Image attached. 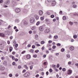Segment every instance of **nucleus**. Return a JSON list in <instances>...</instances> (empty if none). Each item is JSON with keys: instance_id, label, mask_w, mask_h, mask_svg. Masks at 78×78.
Segmentation results:
<instances>
[{"instance_id": "72a5a7b5", "label": "nucleus", "mask_w": 78, "mask_h": 78, "mask_svg": "<svg viewBox=\"0 0 78 78\" xmlns=\"http://www.w3.org/2000/svg\"><path fill=\"white\" fill-rule=\"evenodd\" d=\"M53 49H55L56 48V46H53L52 47Z\"/></svg>"}, {"instance_id": "ea45409f", "label": "nucleus", "mask_w": 78, "mask_h": 78, "mask_svg": "<svg viewBox=\"0 0 78 78\" xmlns=\"http://www.w3.org/2000/svg\"><path fill=\"white\" fill-rule=\"evenodd\" d=\"M66 56L68 58H70V55H69V54L67 55H66Z\"/></svg>"}, {"instance_id": "f257e3e1", "label": "nucleus", "mask_w": 78, "mask_h": 78, "mask_svg": "<svg viewBox=\"0 0 78 78\" xmlns=\"http://www.w3.org/2000/svg\"><path fill=\"white\" fill-rule=\"evenodd\" d=\"M30 23H33L34 22V21H35V19H34V18L33 17H32L30 19Z\"/></svg>"}, {"instance_id": "4c0bfd02", "label": "nucleus", "mask_w": 78, "mask_h": 78, "mask_svg": "<svg viewBox=\"0 0 78 78\" xmlns=\"http://www.w3.org/2000/svg\"><path fill=\"white\" fill-rule=\"evenodd\" d=\"M46 13L48 15H50V13L49 12H47Z\"/></svg>"}, {"instance_id": "2eb2a0df", "label": "nucleus", "mask_w": 78, "mask_h": 78, "mask_svg": "<svg viewBox=\"0 0 78 78\" xmlns=\"http://www.w3.org/2000/svg\"><path fill=\"white\" fill-rule=\"evenodd\" d=\"M4 66H7V62L6 61H4L3 62Z\"/></svg>"}, {"instance_id": "f03ea898", "label": "nucleus", "mask_w": 78, "mask_h": 78, "mask_svg": "<svg viewBox=\"0 0 78 78\" xmlns=\"http://www.w3.org/2000/svg\"><path fill=\"white\" fill-rule=\"evenodd\" d=\"M23 24L24 25H27L28 24V21L27 20H23Z\"/></svg>"}, {"instance_id": "2f4dec72", "label": "nucleus", "mask_w": 78, "mask_h": 78, "mask_svg": "<svg viewBox=\"0 0 78 78\" xmlns=\"http://www.w3.org/2000/svg\"><path fill=\"white\" fill-rule=\"evenodd\" d=\"M52 67H53V68H55L56 67V65H52Z\"/></svg>"}, {"instance_id": "f3484780", "label": "nucleus", "mask_w": 78, "mask_h": 78, "mask_svg": "<svg viewBox=\"0 0 78 78\" xmlns=\"http://www.w3.org/2000/svg\"><path fill=\"white\" fill-rule=\"evenodd\" d=\"M70 50L73 51V50H74V47L73 46H71L70 47Z\"/></svg>"}, {"instance_id": "69168bd1", "label": "nucleus", "mask_w": 78, "mask_h": 78, "mask_svg": "<svg viewBox=\"0 0 78 78\" xmlns=\"http://www.w3.org/2000/svg\"><path fill=\"white\" fill-rule=\"evenodd\" d=\"M41 20H44V17H41Z\"/></svg>"}, {"instance_id": "b1692460", "label": "nucleus", "mask_w": 78, "mask_h": 78, "mask_svg": "<svg viewBox=\"0 0 78 78\" xmlns=\"http://www.w3.org/2000/svg\"><path fill=\"white\" fill-rule=\"evenodd\" d=\"M32 30H35L36 29V27L35 26L33 27L32 28H31Z\"/></svg>"}, {"instance_id": "c9c22d12", "label": "nucleus", "mask_w": 78, "mask_h": 78, "mask_svg": "<svg viewBox=\"0 0 78 78\" xmlns=\"http://www.w3.org/2000/svg\"><path fill=\"white\" fill-rule=\"evenodd\" d=\"M64 50H65V49L64 48H62L61 49V51L62 52H64Z\"/></svg>"}, {"instance_id": "473e14b6", "label": "nucleus", "mask_w": 78, "mask_h": 78, "mask_svg": "<svg viewBox=\"0 0 78 78\" xmlns=\"http://www.w3.org/2000/svg\"><path fill=\"white\" fill-rule=\"evenodd\" d=\"M33 56L34 58H36L37 57V55L36 54H35Z\"/></svg>"}, {"instance_id": "6ab92c4d", "label": "nucleus", "mask_w": 78, "mask_h": 78, "mask_svg": "<svg viewBox=\"0 0 78 78\" xmlns=\"http://www.w3.org/2000/svg\"><path fill=\"white\" fill-rule=\"evenodd\" d=\"M54 37L55 39H56L58 38V35H55Z\"/></svg>"}, {"instance_id": "4468645a", "label": "nucleus", "mask_w": 78, "mask_h": 78, "mask_svg": "<svg viewBox=\"0 0 78 78\" xmlns=\"http://www.w3.org/2000/svg\"><path fill=\"white\" fill-rule=\"evenodd\" d=\"M67 73L68 75H70L72 73V70H68Z\"/></svg>"}, {"instance_id": "0eeeda50", "label": "nucleus", "mask_w": 78, "mask_h": 78, "mask_svg": "<svg viewBox=\"0 0 78 78\" xmlns=\"http://www.w3.org/2000/svg\"><path fill=\"white\" fill-rule=\"evenodd\" d=\"M39 30L40 31H44V27H39Z\"/></svg>"}, {"instance_id": "e2e57ef3", "label": "nucleus", "mask_w": 78, "mask_h": 78, "mask_svg": "<svg viewBox=\"0 0 78 78\" xmlns=\"http://www.w3.org/2000/svg\"><path fill=\"white\" fill-rule=\"evenodd\" d=\"M51 42H52V41H51V40L49 41H48V43L49 44H51Z\"/></svg>"}, {"instance_id": "4d7b16f0", "label": "nucleus", "mask_w": 78, "mask_h": 78, "mask_svg": "<svg viewBox=\"0 0 78 78\" xmlns=\"http://www.w3.org/2000/svg\"><path fill=\"white\" fill-rule=\"evenodd\" d=\"M18 60H19V59H17V58H16V59H15V61H16V62L18 61Z\"/></svg>"}, {"instance_id": "49530a36", "label": "nucleus", "mask_w": 78, "mask_h": 78, "mask_svg": "<svg viewBox=\"0 0 78 78\" xmlns=\"http://www.w3.org/2000/svg\"><path fill=\"white\" fill-rule=\"evenodd\" d=\"M72 64V62H68V64H69V65H70V64Z\"/></svg>"}, {"instance_id": "39448f33", "label": "nucleus", "mask_w": 78, "mask_h": 78, "mask_svg": "<svg viewBox=\"0 0 78 78\" xmlns=\"http://www.w3.org/2000/svg\"><path fill=\"white\" fill-rule=\"evenodd\" d=\"M5 69V67H4L3 66L0 65V70H1V71H3V70H4Z\"/></svg>"}, {"instance_id": "c03bdc74", "label": "nucleus", "mask_w": 78, "mask_h": 78, "mask_svg": "<svg viewBox=\"0 0 78 78\" xmlns=\"http://www.w3.org/2000/svg\"><path fill=\"white\" fill-rule=\"evenodd\" d=\"M25 52H26L25 51H23L21 52V54H24V53H25Z\"/></svg>"}, {"instance_id": "4be33fe9", "label": "nucleus", "mask_w": 78, "mask_h": 78, "mask_svg": "<svg viewBox=\"0 0 78 78\" xmlns=\"http://www.w3.org/2000/svg\"><path fill=\"white\" fill-rule=\"evenodd\" d=\"M62 19L64 20H66V16H63V17Z\"/></svg>"}, {"instance_id": "cd10ccee", "label": "nucleus", "mask_w": 78, "mask_h": 78, "mask_svg": "<svg viewBox=\"0 0 78 78\" xmlns=\"http://www.w3.org/2000/svg\"><path fill=\"white\" fill-rule=\"evenodd\" d=\"M30 52L31 53H33V52L34 51V50L33 49L30 50Z\"/></svg>"}, {"instance_id": "dca6fc26", "label": "nucleus", "mask_w": 78, "mask_h": 78, "mask_svg": "<svg viewBox=\"0 0 78 78\" xmlns=\"http://www.w3.org/2000/svg\"><path fill=\"white\" fill-rule=\"evenodd\" d=\"M26 58L27 59H30L31 58V55H27L26 56Z\"/></svg>"}, {"instance_id": "09e8293b", "label": "nucleus", "mask_w": 78, "mask_h": 78, "mask_svg": "<svg viewBox=\"0 0 78 78\" xmlns=\"http://www.w3.org/2000/svg\"><path fill=\"white\" fill-rule=\"evenodd\" d=\"M73 8H76V5H73Z\"/></svg>"}, {"instance_id": "20e7f679", "label": "nucleus", "mask_w": 78, "mask_h": 78, "mask_svg": "<svg viewBox=\"0 0 78 78\" xmlns=\"http://www.w3.org/2000/svg\"><path fill=\"white\" fill-rule=\"evenodd\" d=\"M29 75H30V73L29 72H27L24 74V76L25 77H27Z\"/></svg>"}, {"instance_id": "a18cd8bd", "label": "nucleus", "mask_w": 78, "mask_h": 78, "mask_svg": "<svg viewBox=\"0 0 78 78\" xmlns=\"http://www.w3.org/2000/svg\"><path fill=\"white\" fill-rule=\"evenodd\" d=\"M12 60H15V58H14V56H12Z\"/></svg>"}, {"instance_id": "5701e85b", "label": "nucleus", "mask_w": 78, "mask_h": 78, "mask_svg": "<svg viewBox=\"0 0 78 78\" xmlns=\"http://www.w3.org/2000/svg\"><path fill=\"white\" fill-rule=\"evenodd\" d=\"M12 50V47H10L9 48V51L10 52H11V51Z\"/></svg>"}, {"instance_id": "f8f14e48", "label": "nucleus", "mask_w": 78, "mask_h": 78, "mask_svg": "<svg viewBox=\"0 0 78 78\" xmlns=\"http://www.w3.org/2000/svg\"><path fill=\"white\" fill-rule=\"evenodd\" d=\"M50 31V30L48 29H46L45 30L44 33L46 34L48 33Z\"/></svg>"}, {"instance_id": "393cba45", "label": "nucleus", "mask_w": 78, "mask_h": 78, "mask_svg": "<svg viewBox=\"0 0 78 78\" xmlns=\"http://www.w3.org/2000/svg\"><path fill=\"white\" fill-rule=\"evenodd\" d=\"M41 44H44V43H45V41H41Z\"/></svg>"}, {"instance_id": "bf43d9fd", "label": "nucleus", "mask_w": 78, "mask_h": 78, "mask_svg": "<svg viewBox=\"0 0 78 78\" xmlns=\"http://www.w3.org/2000/svg\"><path fill=\"white\" fill-rule=\"evenodd\" d=\"M75 16H78V14L76 13L74 15Z\"/></svg>"}, {"instance_id": "de8ad7c7", "label": "nucleus", "mask_w": 78, "mask_h": 78, "mask_svg": "<svg viewBox=\"0 0 78 78\" xmlns=\"http://www.w3.org/2000/svg\"><path fill=\"white\" fill-rule=\"evenodd\" d=\"M44 49H45V47H44V46L42 47V48H41V49L42 50H44Z\"/></svg>"}, {"instance_id": "e433bc0d", "label": "nucleus", "mask_w": 78, "mask_h": 78, "mask_svg": "<svg viewBox=\"0 0 78 78\" xmlns=\"http://www.w3.org/2000/svg\"><path fill=\"white\" fill-rule=\"evenodd\" d=\"M54 17H55V16L53 15H52L51 16V18H54Z\"/></svg>"}, {"instance_id": "412c9836", "label": "nucleus", "mask_w": 78, "mask_h": 78, "mask_svg": "<svg viewBox=\"0 0 78 78\" xmlns=\"http://www.w3.org/2000/svg\"><path fill=\"white\" fill-rule=\"evenodd\" d=\"M5 43H2L0 44L1 46H5Z\"/></svg>"}, {"instance_id": "1a4fd4ad", "label": "nucleus", "mask_w": 78, "mask_h": 78, "mask_svg": "<svg viewBox=\"0 0 78 78\" xmlns=\"http://www.w3.org/2000/svg\"><path fill=\"white\" fill-rule=\"evenodd\" d=\"M9 3H10V2L9 0H7L5 2V5H8Z\"/></svg>"}, {"instance_id": "bb28decb", "label": "nucleus", "mask_w": 78, "mask_h": 78, "mask_svg": "<svg viewBox=\"0 0 78 78\" xmlns=\"http://www.w3.org/2000/svg\"><path fill=\"white\" fill-rule=\"evenodd\" d=\"M69 23L70 24V25H73V23H72L71 22H69Z\"/></svg>"}, {"instance_id": "a19ab883", "label": "nucleus", "mask_w": 78, "mask_h": 78, "mask_svg": "<svg viewBox=\"0 0 78 78\" xmlns=\"http://www.w3.org/2000/svg\"><path fill=\"white\" fill-rule=\"evenodd\" d=\"M57 68H59V64H58L57 65Z\"/></svg>"}, {"instance_id": "6e6d98bb", "label": "nucleus", "mask_w": 78, "mask_h": 78, "mask_svg": "<svg viewBox=\"0 0 78 78\" xmlns=\"http://www.w3.org/2000/svg\"><path fill=\"white\" fill-rule=\"evenodd\" d=\"M12 74H9V76L10 77H12Z\"/></svg>"}, {"instance_id": "9d476101", "label": "nucleus", "mask_w": 78, "mask_h": 78, "mask_svg": "<svg viewBox=\"0 0 78 78\" xmlns=\"http://www.w3.org/2000/svg\"><path fill=\"white\" fill-rule=\"evenodd\" d=\"M0 36L1 37H5V35L3 33H0Z\"/></svg>"}, {"instance_id": "58836bf2", "label": "nucleus", "mask_w": 78, "mask_h": 78, "mask_svg": "<svg viewBox=\"0 0 78 78\" xmlns=\"http://www.w3.org/2000/svg\"><path fill=\"white\" fill-rule=\"evenodd\" d=\"M39 50H35V53H38V52H39Z\"/></svg>"}, {"instance_id": "774afa93", "label": "nucleus", "mask_w": 78, "mask_h": 78, "mask_svg": "<svg viewBox=\"0 0 78 78\" xmlns=\"http://www.w3.org/2000/svg\"><path fill=\"white\" fill-rule=\"evenodd\" d=\"M75 65L76 66H78V64L77 63H75Z\"/></svg>"}, {"instance_id": "f704fd0d", "label": "nucleus", "mask_w": 78, "mask_h": 78, "mask_svg": "<svg viewBox=\"0 0 78 78\" xmlns=\"http://www.w3.org/2000/svg\"><path fill=\"white\" fill-rule=\"evenodd\" d=\"M3 3V0H0V3Z\"/></svg>"}, {"instance_id": "c756f323", "label": "nucleus", "mask_w": 78, "mask_h": 78, "mask_svg": "<svg viewBox=\"0 0 78 78\" xmlns=\"http://www.w3.org/2000/svg\"><path fill=\"white\" fill-rule=\"evenodd\" d=\"M33 68V66H30V70H32Z\"/></svg>"}, {"instance_id": "a211bd4d", "label": "nucleus", "mask_w": 78, "mask_h": 78, "mask_svg": "<svg viewBox=\"0 0 78 78\" xmlns=\"http://www.w3.org/2000/svg\"><path fill=\"white\" fill-rule=\"evenodd\" d=\"M24 67V68H25V69L26 70H28V67L27 66V65H25Z\"/></svg>"}, {"instance_id": "680f3d73", "label": "nucleus", "mask_w": 78, "mask_h": 78, "mask_svg": "<svg viewBox=\"0 0 78 78\" xmlns=\"http://www.w3.org/2000/svg\"><path fill=\"white\" fill-rule=\"evenodd\" d=\"M46 53L47 54H48V53H49V51L48 50L46 51Z\"/></svg>"}, {"instance_id": "7ed1b4c3", "label": "nucleus", "mask_w": 78, "mask_h": 78, "mask_svg": "<svg viewBox=\"0 0 78 78\" xmlns=\"http://www.w3.org/2000/svg\"><path fill=\"white\" fill-rule=\"evenodd\" d=\"M15 11L16 13H19V12H20V9L17 8L15 9Z\"/></svg>"}, {"instance_id": "9b49d317", "label": "nucleus", "mask_w": 78, "mask_h": 78, "mask_svg": "<svg viewBox=\"0 0 78 78\" xmlns=\"http://www.w3.org/2000/svg\"><path fill=\"white\" fill-rule=\"evenodd\" d=\"M34 17L36 20H38V19H39V16H38L36 15H34Z\"/></svg>"}, {"instance_id": "aec40b11", "label": "nucleus", "mask_w": 78, "mask_h": 78, "mask_svg": "<svg viewBox=\"0 0 78 78\" xmlns=\"http://www.w3.org/2000/svg\"><path fill=\"white\" fill-rule=\"evenodd\" d=\"M77 37H78V36L76 35H74L73 36V37L74 39H76V38H77Z\"/></svg>"}, {"instance_id": "6e6552de", "label": "nucleus", "mask_w": 78, "mask_h": 78, "mask_svg": "<svg viewBox=\"0 0 78 78\" xmlns=\"http://www.w3.org/2000/svg\"><path fill=\"white\" fill-rule=\"evenodd\" d=\"M52 3L51 4L52 6H54L56 5V1L55 0L52 1Z\"/></svg>"}, {"instance_id": "a878e982", "label": "nucleus", "mask_w": 78, "mask_h": 78, "mask_svg": "<svg viewBox=\"0 0 78 78\" xmlns=\"http://www.w3.org/2000/svg\"><path fill=\"white\" fill-rule=\"evenodd\" d=\"M49 71L50 72V73H51L52 72H53V70H52V69H50L49 70Z\"/></svg>"}, {"instance_id": "423d86ee", "label": "nucleus", "mask_w": 78, "mask_h": 78, "mask_svg": "<svg viewBox=\"0 0 78 78\" xmlns=\"http://www.w3.org/2000/svg\"><path fill=\"white\" fill-rule=\"evenodd\" d=\"M5 34L6 35H9L10 34V32L8 31H6L5 32Z\"/></svg>"}, {"instance_id": "37998d69", "label": "nucleus", "mask_w": 78, "mask_h": 78, "mask_svg": "<svg viewBox=\"0 0 78 78\" xmlns=\"http://www.w3.org/2000/svg\"><path fill=\"white\" fill-rule=\"evenodd\" d=\"M57 46H60V45H61V44H60V43H58V44H57Z\"/></svg>"}, {"instance_id": "7c9ffc66", "label": "nucleus", "mask_w": 78, "mask_h": 78, "mask_svg": "<svg viewBox=\"0 0 78 78\" xmlns=\"http://www.w3.org/2000/svg\"><path fill=\"white\" fill-rule=\"evenodd\" d=\"M31 64H34V63H33V62H31L30 63H28V65H30Z\"/></svg>"}, {"instance_id": "8fccbe9b", "label": "nucleus", "mask_w": 78, "mask_h": 78, "mask_svg": "<svg viewBox=\"0 0 78 78\" xmlns=\"http://www.w3.org/2000/svg\"><path fill=\"white\" fill-rule=\"evenodd\" d=\"M12 65H13V66H15V64H16V63L15 62H12Z\"/></svg>"}, {"instance_id": "603ef678", "label": "nucleus", "mask_w": 78, "mask_h": 78, "mask_svg": "<svg viewBox=\"0 0 78 78\" xmlns=\"http://www.w3.org/2000/svg\"><path fill=\"white\" fill-rule=\"evenodd\" d=\"M15 47L16 48H17V47H18V44H16V45H15Z\"/></svg>"}, {"instance_id": "0e129e2a", "label": "nucleus", "mask_w": 78, "mask_h": 78, "mask_svg": "<svg viewBox=\"0 0 78 78\" xmlns=\"http://www.w3.org/2000/svg\"><path fill=\"white\" fill-rule=\"evenodd\" d=\"M46 55H43V58H46Z\"/></svg>"}, {"instance_id": "ddd939ff", "label": "nucleus", "mask_w": 78, "mask_h": 78, "mask_svg": "<svg viewBox=\"0 0 78 78\" xmlns=\"http://www.w3.org/2000/svg\"><path fill=\"white\" fill-rule=\"evenodd\" d=\"M39 14L40 16H42L43 14V12L42 10H40L39 12Z\"/></svg>"}, {"instance_id": "79ce46f5", "label": "nucleus", "mask_w": 78, "mask_h": 78, "mask_svg": "<svg viewBox=\"0 0 78 78\" xmlns=\"http://www.w3.org/2000/svg\"><path fill=\"white\" fill-rule=\"evenodd\" d=\"M62 70L63 72H65V71H66V69H65V68H63L62 69Z\"/></svg>"}, {"instance_id": "5fc2aeb1", "label": "nucleus", "mask_w": 78, "mask_h": 78, "mask_svg": "<svg viewBox=\"0 0 78 78\" xmlns=\"http://www.w3.org/2000/svg\"><path fill=\"white\" fill-rule=\"evenodd\" d=\"M18 69H21L22 67L20 66H19L18 67Z\"/></svg>"}, {"instance_id": "c85d7f7f", "label": "nucleus", "mask_w": 78, "mask_h": 78, "mask_svg": "<svg viewBox=\"0 0 78 78\" xmlns=\"http://www.w3.org/2000/svg\"><path fill=\"white\" fill-rule=\"evenodd\" d=\"M40 24V22L38 21L36 23V25H39Z\"/></svg>"}, {"instance_id": "3c124183", "label": "nucleus", "mask_w": 78, "mask_h": 78, "mask_svg": "<svg viewBox=\"0 0 78 78\" xmlns=\"http://www.w3.org/2000/svg\"><path fill=\"white\" fill-rule=\"evenodd\" d=\"M29 34H31V33H32V31L31 30H30L29 32Z\"/></svg>"}, {"instance_id": "052dcab7", "label": "nucleus", "mask_w": 78, "mask_h": 78, "mask_svg": "<svg viewBox=\"0 0 78 78\" xmlns=\"http://www.w3.org/2000/svg\"><path fill=\"white\" fill-rule=\"evenodd\" d=\"M59 13L60 14H62V11H60L59 12Z\"/></svg>"}, {"instance_id": "13d9d810", "label": "nucleus", "mask_w": 78, "mask_h": 78, "mask_svg": "<svg viewBox=\"0 0 78 78\" xmlns=\"http://www.w3.org/2000/svg\"><path fill=\"white\" fill-rule=\"evenodd\" d=\"M35 48V46L34 45H33L32 46V48Z\"/></svg>"}, {"instance_id": "338daca9", "label": "nucleus", "mask_w": 78, "mask_h": 78, "mask_svg": "<svg viewBox=\"0 0 78 78\" xmlns=\"http://www.w3.org/2000/svg\"><path fill=\"white\" fill-rule=\"evenodd\" d=\"M55 70L56 72H58V69H55Z\"/></svg>"}, {"instance_id": "864d4df0", "label": "nucleus", "mask_w": 78, "mask_h": 78, "mask_svg": "<svg viewBox=\"0 0 78 78\" xmlns=\"http://www.w3.org/2000/svg\"><path fill=\"white\" fill-rule=\"evenodd\" d=\"M26 71H27V70L25 69H24L23 71V73H25V72H26Z\"/></svg>"}]
</instances>
